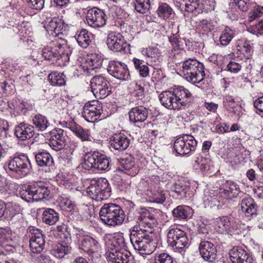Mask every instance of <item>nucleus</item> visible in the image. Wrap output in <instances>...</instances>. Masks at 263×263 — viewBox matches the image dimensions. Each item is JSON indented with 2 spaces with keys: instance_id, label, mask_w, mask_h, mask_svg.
Wrapping results in <instances>:
<instances>
[{
  "instance_id": "cd10ccee",
  "label": "nucleus",
  "mask_w": 263,
  "mask_h": 263,
  "mask_svg": "<svg viewBox=\"0 0 263 263\" xmlns=\"http://www.w3.org/2000/svg\"><path fill=\"white\" fill-rule=\"evenodd\" d=\"M34 154L35 162L39 166L44 167L53 165V160L49 153L43 150Z\"/></svg>"
},
{
  "instance_id": "f257e3e1",
  "label": "nucleus",
  "mask_w": 263,
  "mask_h": 263,
  "mask_svg": "<svg viewBox=\"0 0 263 263\" xmlns=\"http://www.w3.org/2000/svg\"><path fill=\"white\" fill-rule=\"evenodd\" d=\"M136 221L138 226H134L130 232V242L140 254L150 255L159 247L153 232V225L156 223L155 216L148 210L141 209L136 216Z\"/></svg>"
},
{
  "instance_id": "0e129e2a",
  "label": "nucleus",
  "mask_w": 263,
  "mask_h": 263,
  "mask_svg": "<svg viewBox=\"0 0 263 263\" xmlns=\"http://www.w3.org/2000/svg\"><path fill=\"white\" fill-rule=\"evenodd\" d=\"M30 6L35 9H41L43 7L44 0H28Z\"/></svg>"
},
{
  "instance_id": "2f4dec72",
  "label": "nucleus",
  "mask_w": 263,
  "mask_h": 263,
  "mask_svg": "<svg viewBox=\"0 0 263 263\" xmlns=\"http://www.w3.org/2000/svg\"><path fill=\"white\" fill-rule=\"evenodd\" d=\"M100 248L98 241L89 235H83V252L93 254Z\"/></svg>"
},
{
  "instance_id": "a18cd8bd",
  "label": "nucleus",
  "mask_w": 263,
  "mask_h": 263,
  "mask_svg": "<svg viewBox=\"0 0 263 263\" xmlns=\"http://www.w3.org/2000/svg\"><path fill=\"white\" fill-rule=\"evenodd\" d=\"M135 8L141 13H145L150 8L149 0H135Z\"/></svg>"
},
{
  "instance_id": "49530a36",
  "label": "nucleus",
  "mask_w": 263,
  "mask_h": 263,
  "mask_svg": "<svg viewBox=\"0 0 263 263\" xmlns=\"http://www.w3.org/2000/svg\"><path fill=\"white\" fill-rule=\"evenodd\" d=\"M87 106H83V118L88 122L94 123L101 116L100 111L89 112H87Z\"/></svg>"
},
{
  "instance_id": "4d7b16f0",
  "label": "nucleus",
  "mask_w": 263,
  "mask_h": 263,
  "mask_svg": "<svg viewBox=\"0 0 263 263\" xmlns=\"http://www.w3.org/2000/svg\"><path fill=\"white\" fill-rule=\"evenodd\" d=\"M68 127L77 137L82 140V128L80 125L75 122H70L68 124Z\"/></svg>"
},
{
  "instance_id": "f3484780",
  "label": "nucleus",
  "mask_w": 263,
  "mask_h": 263,
  "mask_svg": "<svg viewBox=\"0 0 263 263\" xmlns=\"http://www.w3.org/2000/svg\"><path fill=\"white\" fill-rule=\"evenodd\" d=\"M199 250L200 255L206 261L213 262L217 258L216 248L213 243L208 240H201L199 246Z\"/></svg>"
},
{
  "instance_id": "9b49d317",
  "label": "nucleus",
  "mask_w": 263,
  "mask_h": 263,
  "mask_svg": "<svg viewBox=\"0 0 263 263\" xmlns=\"http://www.w3.org/2000/svg\"><path fill=\"white\" fill-rule=\"evenodd\" d=\"M197 144L194 137L190 135H184L178 137L175 141L174 148L177 153L180 155L189 154L194 151Z\"/></svg>"
},
{
  "instance_id": "c85d7f7f",
  "label": "nucleus",
  "mask_w": 263,
  "mask_h": 263,
  "mask_svg": "<svg viewBox=\"0 0 263 263\" xmlns=\"http://www.w3.org/2000/svg\"><path fill=\"white\" fill-rule=\"evenodd\" d=\"M120 170L131 176H136L139 172L138 166L131 157L122 160Z\"/></svg>"
},
{
  "instance_id": "ddd939ff",
  "label": "nucleus",
  "mask_w": 263,
  "mask_h": 263,
  "mask_svg": "<svg viewBox=\"0 0 263 263\" xmlns=\"http://www.w3.org/2000/svg\"><path fill=\"white\" fill-rule=\"evenodd\" d=\"M239 227L236 220L224 216L216 219L215 229L218 233L231 234L235 231L238 230Z\"/></svg>"
},
{
  "instance_id": "bb28decb",
  "label": "nucleus",
  "mask_w": 263,
  "mask_h": 263,
  "mask_svg": "<svg viewBox=\"0 0 263 263\" xmlns=\"http://www.w3.org/2000/svg\"><path fill=\"white\" fill-rule=\"evenodd\" d=\"M171 191L176 194L173 196L178 199L191 198L193 195V192L190 186L183 185L180 182H176L173 185Z\"/></svg>"
},
{
  "instance_id": "5701e85b",
  "label": "nucleus",
  "mask_w": 263,
  "mask_h": 263,
  "mask_svg": "<svg viewBox=\"0 0 263 263\" xmlns=\"http://www.w3.org/2000/svg\"><path fill=\"white\" fill-rule=\"evenodd\" d=\"M128 114L130 122L134 123H142L146 120L148 110L143 106H139L132 108Z\"/></svg>"
},
{
  "instance_id": "2eb2a0df",
  "label": "nucleus",
  "mask_w": 263,
  "mask_h": 263,
  "mask_svg": "<svg viewBox=\"0 0 263 263\" xmlns=\"http://www.w3.org/2000/svg\"><path fill=\"white\" fill-rule=\"evenodd\" d=\"M108 48L114 52H121L125 49L126 43L123 36L119 33L111 31L106 39Z\"/></svg>"
},
{
  "instance_id": "69168bd1",
  "label": "nucleus",
  "mask_w": 263,
  "mask_h": 263,
  "mask_svg": "<svg viewBox=\"0 0 263 263\" xmlns=\"http://www.w3.org/2000/svg\"><path fill=\"white\" fill-rule=\"evenodd\" d=\"M0 87L3 90V92L6 95L11 93L13 91L12 86L5 81L0 84Z\"/></svg>"
},
{
  "instance_id": "393cba45",
  "label": "nucleus",
  "mask_w": 263,
  "mask_h": 263,
  "mask_svg": "<svg viewBox=\"0 0 263 263\" xmlns=\"http://www.w3.org/2000/svg\"><path fill=\"white\" fill-rule=\"evenodd\" d=\"M34 201H40L48 197L50 191L47 184L42 182H37L31 184Z\"/></svg>"
},
{
  "instance_id": "f03ea898",
  "label": "nucleus",
  "mask_w": 263,
  "mask_h": 263,
  "mask_svg": "<svg viewBox=\"0 0 263 263\" xmlns=\"http://www.w3.org/2000/svg\"><path fill=\"white\" fill-rule=\"evenodd\" d=\"M164 107L168 109L180 110L187 107L191 103L192 94L183 86H178L172 90H166L159 96Z\"/></svg>"
},
{
  "instance_id": "864d4df0",
  "label": "nucleus",
  "mask_w": 263,
  "mask_h": 263,
  "mask_svg": "<svg viewBox=\"0 0 263 263\" xmlns=\"http://www.w3.org/2000/svg\"><path fill=\"white\" fill-rule=\"evenodd\" d=\"M154 263H174V260L169 254L163 253L156 255Z\"/></svg>"
},
{
  "instance_id": "6e6d98bb",
  "label": "nucleus",
  "mask_w": 263,
  "mask_h": 263,
  "mask_svg": "<svg viewBox=\"0 0 263 263\" xmlns=\"http://www.w3.org/2000/svg\"><path fill=\"white\" fill-rule=\"evenodd\" d=\"M95 215L94 206L91 205H85L83 206V216L86 220H90L91 222V218Z\"/></svg>"
},
{
  "instance_id": "dca6fc26",
  "label": "nucleus",
  "mask_w": 263,
  "mask_h": 263,
  "mask_svg": "<svg viewBox=\"0 0 263 263\" xmlns=\"http://www.w3.org/2000/svg\"><path fill=\"white\" fill-rule=\"evenodd\" d=\"M107 71L110 74L120 80L126 81L130 77L126 66L115 61L109 62Z\"/></svg>"
},
{
  "instance_id": "f8f14e48",
  "label": "nucleus",
  "mask_w": 263,
  "mask_h": 263,
  "mask_svg": "<svg viewBox=\"0 0 263 263\" xmlns=\"http://www.w3.org/2000/svg\"><path fill=\"white\" fill-rule=\"evenodd\" d=\"M240 192L239 186L235 182L227 180L219 188L218 202L223 204L227 200L237 197Z\"/></svg>"
},
{
  "instance_id": "1a4fd4ad",
  "label": "nucleus",
  "mask_w": 263,
  "mask_h": 263,
  "mask_svg": "<svg viewBox=\"0 0 263 263\" xmlns=\"http://www.w3.org/2000/svg\"><path fill=\"white\" fill-rule=\"evenodd\" d=\"M83 168L108 171L110 169L109 161L106 156L99 152L87 153L83 157Z\"/></svg>"
},
{
  "instance_id": "4468645a",
  "label": "nucleus",
  "mask_w": 263,
  "mask_h": 263,
  "mask_svg": "<svg viewBox=\"0 0 263 263\" xmlns=\"http://www.w3.org/2000/svg\"><path fill=\"white\" fill-rule=\"evenodd\" d=\"M86 20L89 26L93 28L104 26L106 24V15L101 9L93 8L87 10Z\"/></svg>"
},
{
  "instance_id": "b1692460",
  "label": "nucleus",
  "mask_w": 263,
  "mask_h": 263,
  "mask_svg": "<svg viewBox=\"0 0 263 263\" xmlns=\"http://www.w3.org/2000/svg\"><path fill=\"white\" fill-rule=\"evenodd\" d=\"M34 132V126L27 123H21L15 127V135L21 140L31 138Z\"/></svg>"
},
{
  "instance_id": "4be33fe9",
  "label": "nucleus",
  "mask_w": 263,
  "mask_h": 263,
  "mask_svg": "<svg viewBox=\"0 0 263 263\" xmlns=\"http://www.w3.org/2000/svg\"><path fill=\"white\" fill-rule=\"evenodd\" d=\"M30 237V248L32 252L39 253L43 250L45 246V240L43 234L39 230H33Z\"/></svg>"
},
{
  "instance_id": "6ab92c4d",
  "label": "nucleus",
  "mask_w": 263,
  "mask_h": 263,
  "mask_svg": "<svg viewBox=\"0 0 263 263\" xmlns=\"http://www.w3.org/2000/svg\"><path fill=\"white\" fill-rule=\"evenodd\" d=\"M49 145L54 150L58 151L65 145L66 140L64 135V130L60 128H55L50 132Z\"/></svg>"
},
{
  "instance_id": "aec40b11",
  "label": "nucleus",
  "mask_w": 263,
  "mask_h": 263,
  "mask_svg": "<svg viewBox=\"0 0 263 263\" xmlns=\"http://www.w3.org/2000/svg\"><path fill=\"white\" fill-rule=\"evenodd\" d=\"M229 256L233 263H252L253 258L249 253L239 247H233L229 252Z\"/></svg>"
},
{
  "instance_id": "a19ab883",
  "label": "nucleus",
  "mask_w": 263,
  "mask_h": 263,
  "mask_svg": "<svg viewBox=\"0 0 263 263\" xmlns=\"http://www.w3.org/2000/svg\"><path fill=\"white\" fill-rule=\"evenodd\" d=\"M235 30L227 27L221 32L219 40L223 46H227L230 44L232 39L235 36Z\"/></svg>"
},
{
  "instance_id": "e2e57ef3",
  "label": "nucleus",
  "mask_w": 263,
  "mask_h": 263,
  "mask_svg": "<svg viewBox=\"0 0 263 263\" xmlns=\"http://www.w3.org/2000/svg\"><path fill=\"white\" fill-rule=\"evenodd\" d=\"M153 201L156 203H162L165 200V197L162 192H157L153 194Z\"/></svg>"
},
{
  "instance_id": "72a5a7b5",
  "label": "nucleus",
  "mask_w": 263,
  "mask_h": 263,
  "mask_svg": "<svg viewBox=\"0 0 263 263\" xmlns=\"http://www.w3.org/2000/svg\"><path fill=\"white\" fill-rule=\"evenodd\" d=\"M84 186H87L86 187V194L90 198L93 199H95L97 201H99L98 198V180H91L89 181L88 180L85 181L83 182Z\"/></svg>"
},
{
  "instance_id": "a878e982",
  "label": "nucleus",
  "mask_w": 263,
  "mask_h": 263,
  "mask_svg": "<svg viewBox=\"0 0 263 263\" xmlns=\"http://www.w3.org/2000/svg\"><path fill=\"white\" fill-rule=\"evenodd\" d=\"M111 146L117 150L123 151L129 146L130 140L122 133L114 134L110 138Z\"/></svg>"
},
{
  "instance_id": "09e8293b",
  "label": "nucleus",
  "mask_w": 263,
  "mask_h": 263,
  "mask_svg": "<svg viewBox=\"0 0 263 263\" xmlns=\"http://www.w3.org/2000/svg\"><path fill=\"white\" fill-rule=\"evenodd\" d=\"M60 205L64 210L67 211H71L75 208V204L69 198L64 197H61Z\"/></svg>"
},
{
  "instance_id": "c9c22d12",
  "label": "nucleus",
  "mask_w": 263,
  "mask_h": 263,
  "mask_svg": "<svg viewBox=\"0 0 263 263\" xmlns=\"http://www.w3.org/2000/svg\"><path fill=\"white\" fill-rule=\"evenodd\" d=\"M59 214L53 209H47L43 213V221L47 224L53 225L59 220Z\"/></svg>"
},
{
  "instance_id": "f704fd0d",
  "label": "nucleus",
  "mask_w": 263,
  "mask_h": 263,
  "mask_svg": "<svg viewBox=\"0 0 263 263\" xmlns=\"http://www.w3.org/2000/svg\"><path fill=\"white\" fill-rule=\"evenodd\" d=\"M72 178L71 175L65 173H59L55 177V180L59 185L69 190L73 189Z\"/></svg>"
},
{
  "instance_id": "774afa93",
  "label": "nucleus",
  "mask_w": 263,
  "mask_h": 263,
  "mask_svg": "<svg viewBox=\"0 0 263 263\" xmlns=\"http://www.w3.org/2000/svg\"><path fill=\"white\" fill-rule=\"evenodd\" d=\"M130 258V253L126 250H123L120 263H128Z\"/></svg>"
},
{
  "instance_id": "39448f33",
  "label": "nucleus",
  "mask_w": 263,
  "mask_h": 263,
  "mask_svg": "<svg viewBox=\"0 0 263 263\" xmlns=\"http://www.w3.org/2000/svg\"><path fill=\"white\" fill-rule=\"evenodd\" d=\"M52 42L53 43V46L48 47L43 49V57L45 59L49 60L61 59L62 61L64 62L69 61V56L71 54V51L67 45V41L65 40L54 39Z\"/></svg>"
},
{
  "instance_id": "ea45409f",
  "label": "nucleus",
  "mask_w": 263,
  "mask_h": 263,
  "mask_svg": "<svg viewBox=\"0 0 263 263\" xmlns=\"http://www.w3.org/2000/svg\"><path fill=\"white\" fill-rule=\"evenodd\" d=\"M48 79L52 85H64L66 83L65 76L63 73L53 71L48 75Z\"/></svg>"
},
{
  "instance_id": "680f3d73",
  "label": "nucleus",
  "mask_w": 263,
  "mask_h": 263,
  "mask_svg": "<svg viewBox=\"0 0 263 263\" xmlns=\"http://www.w3.org/2000/svg\"><path fill=\"white\" fill-rule=\"evenodd\" d=\"M122 253L123 251H116L115 252H110L109 255L110 260L115 263H120Z\"/></svg>"
},
{
  "instance_id": "c03bdc74",
  "label": "nucleus",
  "mask_w": 263,
  "mask_h": 263,
  "mask_svg": "<svg viewBox=\"0 0 263 263\" xmlns=\"http://www.w3.org/2000/svg\"><path fill=\"white\" fill-rule=\"evenodd\" d=\"M5 210L7 213L9 214L10 217H12L16 214H21L22 208L20 204L17 203L9 202L6 204L5 203Z\"/></svg>"
},
{
  "instance_id": "13d9d810",
  "label": "nucleus",
  "mask_w": 263,
  "mask_h": 263,
  "mask_svg": "<svg viewBox=\"0 0 263 263\" xmlns=\"http://www.w3.org/2000/svg\"><path fill=\"white\" fill-rule=\"evenodd\" d=\"M241 63L236 62L235 61H230L227 65V70L232 73H237L241 69L242 66Z\"/></svg>"
},
{
  "instance_id": "bf43d9fd",
  "label": "nucleus",
  "mask_w": 263,
  "mask_h": 263,
  "mask_svg": "<svg viewBox=\"0 0 263 263\" xmlns=\"http://www.w3.org/2000/svg\"><path fill=\"white\" fill-rule=\"evenodd\" d=\"M111 91V85L108 83V86H106L105 88L99 90L98 91H97L93 94L100 99H104L106 98L107 96H108Z\"/></svg>"
},
{
  "instance_id": "412c9836",
  "label": "nucleus",
  "mask_w": 263,
  "mask_h": 263,
  "mask_svg": "<svg viewBox=\"0 0 263 263\" xmlns=\"http://www.w3.org/2000/svg\"><path fill=\"white\" fill-rule=\"evenodd\" d=\"M85 70H83V77L88 78L85 80L86 83H89L88 81H89L91 91L93 93L108 86L109 82L104 77L101 76H95V74L92 76L90 75L87 76L85 74Z\"/></svg>"
},
{
  "instance_id": "a211bd4d",
  "label": "nucleus",
  "mask_w": 263,
  "mask_h": 263,
  "mask_svg": "<svg viewBox=\"0 0 263 263\" xmlns=\"http://www.w3.org/2000/svg\"><path fill=\"white\" fill-rule=\"evenodd\" d=\"M63 27V22L56 17L52 18L45 25V28L48 33L58 40H65L62 31Z\"/></svg>"
},
{
  "instance_id": "052dcab7",
  "label": "nucleus",
  "mask_w": 263,
  "mask_h": 263,
  "mask_svg": "<svg viewBox=\"0 0 263 263\" xmlns=\"http://www.w3.org/2000/svg\"><path fill=\"white\" fill-rule=\"evenodd\" d=\"M234 2L239 9L243 12L247 11L251 5L250 0H234Z\"/></svg>"
},
{
  "instance_id": "603ef678",
  "label": "nucleus",
  "mask_w": 263,
  "mask_h": 263,
  "mask_svg": "<svg viewBox=\"0 0 263 263\" xmlns=\"http://www.w3.org/2000/svg\"><path fill=\"white\" fill-rule=\"evenodd\" d=\"M11 224L13 228L19 229L23 226L24 222V219L23 214H18L11 217L10 219Z\"/></svg>"
},
{
  "instance_id": "de8ad7c7",
  "label": "nucleus",
  "mask_w": 263,
  "mask_h": 263,
  "mask_svg": "<svg viewBox=\"0 0 263 263\" xmlns=\"http://www.w3.org/2000/svg\"><path fill=\"white\" fill-rule=\"evenodd\" d=\"M214 25L211 20H202L198 23V28L204 32H208L213 29Z\"/></svg>"
},
{
  "instance_id": "0eeeda50",
  "label": "nucleus",
  "mask_w": 263,
  "mask_h": 263,
  "mask_svg": "<svg viewBox=\"0 0 263 263\" xmlns=\"http://www.w3.org/2000/svg\"><path fill=\"white\" fill-rule=\"evenodd\" d=\"M182 71L185 79L193 84L200 82L205 76L203 64L195 59H189L184 61Z\"/></svg>"
},
{
  "instance_id": "e433bc0d",
  "label": "nucleus",
  "mask_w": 263,
  "mask_h": 263,
  "mask_svg": "<svg viewBox=\"0 0 263 263\" xmlns=\"http://www.w3.org/2000/svg\"><path fill=\"white\" fill-rule=\"evenodd\" d=\"M32 123L35 128L40 131L46 130L50 125L47 118L40 114L35 115L32 118Z\"/></svg>"
},
{
  "instance_id": "9d476101",
  "label": "nucleus",
  "mask_w": 263,
  "mask_h": 263,
  "mask_svg": "<svg viewBox=\"0 0 263 263\" xmlns=\"http://www.w3.org/2000/svg\"><path fill=\"white\" fill-rule=\"evenodd\" d=\"M8 167L9 171L18 178H22L27 176L31 169L29 159L24 155L11 159L8 162Z\"/></svg>"
},
{
  "instance_id": "20e7f679",
  "label": "nucleus",
  "mask_w": 263,
  "mask_h": 263,
  "mask_svg": "<svg viewBox=\"0 0 263 263\" xmlns=\"http://www.w3.org/2000/svg\"><path fill=\"white\" fill-rule=\"evenodd\" d=\"M99 216L104 224L114 227L121 224L125 217L121 208L112 203L104 204L100 210Z\"/></svg>"
},
{
  "instance_id": "7ed1b4c3",
  "label": "nucleus",
  "mask_w": 263,
  "mask_h": 263,
  "mask_svg": "<svg viewBox=\"0 0 263 263\" xmlns=\"http://www.w3.org/2000/svg\"><path fill=\"white\" fill-rule=\"evenodd\" d=\"M90 37L92 38V34L89 35L88 31L83 29V70H85V74L92 76L102 65L103 60L92 49L88 48L91 42Z\"/></svg>"
},
{
  "instance_id": "4c0bfd02",
  "label": "nucleus",
  "mask_w": 263,
  "mask_h": 263,
  "mask_svg": "<svg viewBox=\"0 0 263 263\" xmlns=\"http://www.w3.org/2000/svg\"><path fill=\"white\" fill-rule=\"evenodd\" d=\"M192 209L188 206L179 205L173 211L174 217L180 220L186 219L191 213Z\"/></svg>"
},
{
  "instance_id": "7c9ffc66",
  "label": "nucleus",
  "mask_w": 263,
  "mask_h": 263,
  "mask_svg": "<svg viewBox=\"0 0 263 263\" xmlns=\"http://www.w3.org/2000/svg\"><path fill=\"white\" fill-rule=\"evenodd\" d=\"M240 205L242 212L247 217L255 214L256 213V204L251 197H246L242 199Z\"/></svg>"
},
{
  "instance_id": "338daca9",
  "label": "nucleus",
  "mask_w": 263,
  "mask_h": 263,
  "mask_svg": "<svg viewBox=\"0 0 263 263\" xmlns=\"http://www.w3.org/2000/svg\"><path fill=\"white\" fill-rule=\"evenodd\" d=\"M254 106L258 111L263 112V96L255 100L254 102Z\"/></svg>"
},
{
  "instance_id": "8fccbe9b",
  "label": "nucleus",
  "mask_w": 263,
  "mask_h": 263,
  "mask_svg": "<svg viewBox=\"0 0 263 263\" xmlns=\"http://www.w3.org/2000/svg\"><path fill=\"white\" fill-rule=\"evenodd\" d=\"M223 106L228 110L230 111H234L237 105L236 103L234 98L230 95H226L223 99Z\"/></svg>"
},
{
  "instance_id": "473e14b6",
  "label": "nucleus",
  "mask_w": 263,
  "mask_h": 263,
  "mask_svg": "<svg viewBox=\"0 0 263 263\" xmlns=\"http://www.w3.org/2000/svg\"><path fill=\"white\" fill-rule=\"evenodd\" d=\"M182 5L185 7L187 12L200 13L203 9V6L200 4L199 0H182Z\"/></svg>"
},
{
  "instance_id": "5fc2aeb1",
  "label": "nucleus",
  "mask_w": 263,
  "mask_h": 263,
  "mask_svg": "<svg viewBox=\"0 0 263 263\" xmlns=\"http://www.w3.org/2000/svg\"><path fill=\"white\" fill-rule=\"evenodd\" d=\"M143 52L144 55L152 58H158L160 55V51L156 47H149L146 48Z\"/></svg>"
},
{
  "instance_id": "37998d69",
  "label": "nucleus",
  "mask_w": 263,
  "mask_h": 263,
  "mask_svg": "<svg viewBox=\"0 0 263 263\" xmlns=\"http://www.w3.org/2000/svg\"><path fill=\"white\" fill-rule=\"evenodd\" d=\"M173 9L166 3H162L159 5L157 13L158 16L163 19H166L172 14Z\"/></svg>"
},
{
  "instance_id": "6e6552de",
  "label": "nucleus",
  "mask_w": 263,
  "mask_h": 263,
  "mask_svg": "<svg viewBox=\"0 0 263 263\" xmlns=\"http://www.w3.org/2000/svg\"><path fill=\"white\" fill-rule=\"evenodd\" d=\"M167 238L168 246L175 252H182L189 245V239L186 233L177 227L170 228Z\"/></svg>"
},
{
  "instance_id": "423d86ee",
  "label": "nucleus",
  "mask_w": 263,
  "mask_h": 263,
  "mask_svg": "<svg viewBox=\"0 0 263 263\" xmlns=\"http://www.w3.org/2000/svg\"><path fill=\"white\" fill-rule=\"evenodd\" d=\"M12 241L9 231L0 228V263H20L16 259L17 253L10 244Z\"/></svg>"
},
{
  "instance_id": "c756f323",
  "label": "nucleus",
  "mask_w": 263,
  "mask_h": 263,
  "mask_svg": "<svg viewBox=\"0 0 263 263\" xmlns=\"http://www.w3.org/2000/svg\"><path fill=\"white\" fill-rule=\"evenodd\" d=\"M98 198L99 200L108 199L111 195V188L108 181L105 178L98 179Z\"/></svg>"
},
{
  "instance_id": "58836bf2",
  "label": "nucleus",
  "mask_w": 263,
  "mask_h": 263,
  "mask_svg": "<svg viewBox=\"0 0 263 263\" xmlns=\"http://www.w3.org/2000/svg\"><path fill=\"white\" fill-rule=\"evenodd\" d=\"M70 251V248L65 242L57 244L51 251L53 255L58 258H63L66 254Z\"/></svg>"
},
{
  "instance_id": "79ce46f5",
  "label": "nucleus",
  "mask_w": 263,
  "mask_h": 263,
  "mask_svg": "<svg viewBox=\"0 0 263 263\" xmlns=\"http://www.w3.org/2000/svg\"><path fill=\"white\" fill-rule=\"evenodd\" d=\"M133 62L135 69L139 72L140 76L143 78H145L148 76L149 68L144 64L143 60L134 58Z\"/></svg>"
},
{
  "instance_id": "3c124183",
  "label": "nucleus",
  "mask_w": 263,
  "mask_h": 263,
  "mask_svg": "<svg viewBox=\"0 0 263 263\" xmlns=\"http://www.w3.org/2000/svg\"><path fill=\"white\" fill-rule=\"evenodd\" d=\"M20 194L22 198L28 202L34 200L31 184L29 185L25 190L21 191Z\"/></svg>"
}]
</instances>
